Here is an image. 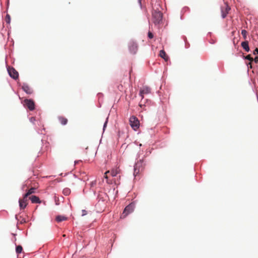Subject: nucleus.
Masks as SVG:
<instances>
[{
    "label": "nucleus",
    "instance_id": "obj_1",
    "mask_svg": "<svg viewBox=\"0 0 258 258\" xmlns=\"http://www.w3.org/2000/svg\"><path fill=\"white\" fill-rule=\"evenodd\" d=\"M152 20L155 25L159 24L162 20V13L159 10H154L152 12Z\"/></svg>",
    "mask_w": 258,
    "mask_h": 258
},
{
    "label": "nucleus",
    "instance_id": "obj_2",
    "mask_svg": "<svg viewBox=\"0 0 258 258\" xmlns=\"http://www.w3.org/2000/svg\"><path fill=\"white\" fill-rule=\"evenodd\" d=\"M144 168V164L142 160L138 161L134 166V175L135 177L137 176L140 173H141Z\"/></svg>",
    "mask_w": 258,
    "mask_h": 258
},
{
    "label": "nucleus",
    "instance_id": "obj_3",
    "mask_svg": "<svg viewBox=\"0 0 258 258\" xmlns=\"http://www.w3.org/2000/svg\"><path fill=\"white\" fill-rule=\"evenodd\" d=\"M134 204L131 203L127 205L123 210V213L121 215V218H125L129 214L132 213L134 210Z\"/></svg>",
    "mask_w": 258,
    "mask_h": 258
},
{
    "label": "nucleus",
    "instance_id": "obj_4",
    "mask_svg": "<svg viewBox=\"0 0 258 258\" xmlns=\"http://www.w3.org/2000/svg\"><path fill=\"white\" fill-rule=\"evenodd\" d=\"M130 124L131 127L136 131L139 128L140 126V122L138 119L135 116H132L130 118Z\"/></svg>",
    "mask_w": 258,
    "mask_h": 258
},
{
    "label": "nucleus",
    "instance_id": "obj_5",
    "mask_svg": "<svg viewBox=\"0 0 258 258\" xmlns=\"http://www.w3.org/2000/svg\"><path fill=\"white\" fill-rule=\"evenodd\" d=\"M24 105L31 111H32L35 109L34 102L31 99H25L24 100Z\"/></svg>",
    "mask_w": 258,
    "mask_h": 258
},
{
    "label": "nucleus",
    "instance_id": "obj_6",
    "mask_svg": "<svg viewBox=\"0 0 258 258\" xmlns=\"http://www.w3.org/2000/svg\"><path fill=\"white\" fill-rule=\"evenodd\" d=\"M8 71L9 75L14 79H17L19 77V74L18 72L13 68L9 67Z\"/></svg>",
    "mask_w": 258,
    "mask_h": 258
},
{
    "label": "nucleus",
    "instance_id": "obj_7",
    "mask_svg": "<svg viewBox=\"0 0 258 258\" xmlns=\"http://www.w3.org/2000/svg\"><path fill=\"white\" fill-rule=\"evenodd\" d=\"M128 48L130 52L132 54H135L138 51L137 44L135 42H131L128 44Z\"/></svg>",
    "mask_w": 258,
    "mask_h": 258
},
{
    "label": "nucleus",
    "instance_id": "obj_8",
    "mask_svg": "<svg viewBox=\"0 0 258 258\" xmlns=\"http://www.w3.org/2000/svg\"><path fill=\"white\" fill-rule=\"evenodd\" d=\"M28 197H25V195L23 196V199L19 200V206L21 209H25L28 205Z\"/></svg>",
    "mask_w": 258,
    "mask_h": 258
},
{
    "label": "nucleus",
    "instance_id": "obj_9",
    "mask_svg": "<svg viewBox=\"0 0 258 258\" xmlns=\"http://www.w3.org/2000/svg\"><path fill=\"white\" fill-rule=\"evenodd\" d=\"M151 92V89L147 86L143 87L140 91V95L141 96L142 99H143L144 96L145 94H148Z\"/></svg>",
    "mask_w": 258,
    "mask_h": 258
},
{
    "label": "nucleus",
    "instance_id": "obj_10",
    "mask_svg": "<svg viewBox=\"0 0 258 258\" xmlns=\"http://www.w3.org/2000/svg\"><path fill=\"white\" fill-rule=\"evenodd\" d=\"M230 10V8L227 5H226L224 8H221L222 17L223 18H225L226 17Z\"/></svg>",
    "mask_w": 258,
    "mask_h": 258
},
{
    "label": "nucleus",
    "instance_id": "obj_11",
    "mask_svg": "<svg viewBox=\"0 0 258 258\" xmlns=\"http://www.w3.org/2000/svg\"><path fill=\"white\" fill-rule=\"evenodd\" d=\"M22 89L27 94H31L33 93L32 88L27 84H23L22 86Z\"/></svg>",
    "mask_w": 258,
    "mask_h": 258
},
{
    "label": "nucleus",
    "instance_id": "obj_12",
    "mask_svg": "<svg viewBox=\"0 0 258 258\" xmlns=\"http://www.w3.org/2000/svg\"><path fill=\"white\" fill-rule=\"evenodd\" d=\"M29 199L31 201L32 203H40L41 201L39 198L35 196L29 197Z\"/></svg>",
    "mask_w": 258,
    "mask_h": 258
},
{
    "label": "nucleus",
    "instance_id": "obj_13",
    "mask_svg": "<svg viewBox=\"0 0 258 258\" xmlns=\"http://www.w3.org/2000/svg\"><path fill=\"white\" fill-rule=\"evenodd\" d=\"M58 119L62 125H66L68 123L67 118L63 116H58Z\"/></svg>",
    "mask_w": 258,
    "mask_h": 258
},
{
    "label": "nucleus",
    "instance_id": "obj_14",
    "mask_svg": "<svg viewBox=\"0 0 258 258\" xmlns=\"http://www.w3.org/2000/svg\"><path fill=\"white\" fill-rule=\"evenodd\" d=\"M68 219V218L64 216L58 215L56 217L55 220L57 222H60L63 221H66Z\"/></svg>",
    "mask_w": 258,
    "mask_h": 258
},
{
    "label": "nucleus",
    "instance_id": "obj_15",
    "mask_svg": "<svg viewBox=\"0 0 258 258\" xmlns=\"http://www.w3.org/2000/svg\"><path fill=\"white\" fill-rule=\"evenodd\" d=\"M241 46L246 51L248 52L249 51L248 42L247 41L242 42L241 43Z\"/></svg>",
    "mask_w": 258,
    "mask_h": 258
},
{
    "label": "nucleus",
    "instance_id": "obj_16",
    "mask_svg": "<svg viewBox=\"0 0 258 258\" xmlns=\"http://www.w3.org/2000/svg\"><path fill=\"white\" fill-rule=\"evenodd\" d=\"M159 56L165 59L166 61H167L168 59V57L164 50H161L160 51Z\"/></svg>",
    "mask_w": 258,
    "mask_h": 258
},
{
    "label": "nucleus",
    "instance_id": "obj_17",
    "mask_svg": "<svg viewBox=\"0 0 258 258\" xmlns=\"http://www.w3.org/2000/svg\"><path fill=\"white\" fill-rule=\"evenodd\" d=\"M36 189V188L35 187H31V188H30L28 190V191L24 195L25 197H28V196H29L31 194L35 193Z\"/></svg>",
    "mask_w": 258,
    "mask_h": 258
},
{
    "label": "nucleus",
    "instance_id": "obj_18",
    "mask_svg": "<svg viewBox=\"0 0 258 258\" xmlns=\"http://www.w3.org/2000/svg\"><path fill=\"white\" fill-rule=\"evenodd\" d=\"M119 172V169L118 168L113 169L110 171L111 175L113 177L115 176Z\"/></svg>",
    "mask_w": 258,
    "mask_h": 258
},
{
    "label": "nucleus",
    "instance_id": "obj_19",
    "mask_svg": "<svg viewBox=\"0 0 258 258\" xmlns=\"http://www.w3.org/2000/svg\"><path fill=\"white\" fill-rule=\"evenodd\" d=\"M23 250V248L21 245H18L16 248V251L17 253H20Z\"/></svg>",
    "mask_w": 258,
    "mask_h": 258
},
{
    "label": "nucleus",
    "instance_id": "obj_20",
    "mask_svg": "<svg viewBox=\"0 0 258 258\" xmlns=\"http://www.w3.org/2000/svg\"><path fill=\"white\" fill-rule=\"evenodd\" d=\"M5 20H6V22L8 23V24H10V21H11V17L9 15V14H7L6 16V18H5Z\"/></svg>",
    "mask_w": 258,
    "mask_h": 258
},
{
    "label": "nucleus",
    "instance_id": "obj_21",
    "mask_svg": "<svg viewBox=\"0 0 258 258\" xmlns=\"http://www.w3.org/2000/svg\"><path fill=\"white\" fill-rule=\"evenodd\" d=\"M241 34L244 39H246L247 36V31L245 30H242L241 31Z\"/></svg>",
    "mask_w": 258,
    "mask_h": 258
},
{
    "label": "nucleus",
    "instance_id": "obj_22",
    "mask_svg": "<svg viewBox=\"0 0 258 258\" xmlns=\"http://www.w3.org/2000/svg\"><path fill=\"white\" fill-rule=\"evenodd\" d=\"M148 36L150 39H152L154 37V35L151 32L149 31L148 33Z\"/></svg>",
    "mask_w": 258,
    "mask_h": 258
},
{
    "label": "nucleus",
    "instance_id": "obj_23",
    "mask_svg": "<svg viewBox=\"0 0 258 258\" xmlns=\"http://www.w3.org/2000/svg\"><path fill=\"white\" fill-rule=\"evenodd\" d=\"M245 58L246 59H248L249 60H250V61H253V59L252 57H251L250 55H247L246 57H245Z\"/></svg>",
    "mask_w": 258,
    "mask_h": 258
},
{
    "label": "nucleus",
    "instance_id": "obj_24",
    "mask_svg": "<svg viewBox=\"0 0 258 258\" xmlns=\"http://www.w3.org/2000/svg\"><path fill=\"white\" fill-rule=\"evenodd\" d=\"M108 173H110V171L108 170L105 173V175L104 176V178H106L107 180L108 179V176L107 175Z\"/></svg>",
    "mask_w": 258,
    "mask_h": 258
},
{
    "label": "nucleus",
    "instance_id": "obj_25",
    "mask_svg": "<svg viewBox=\"0 0 258 258\" xmlns=\"http://www.w3.org/2000/svg\"><path fill=\"white\" fill-rule=\"evenodd\" d=\"M63 192L64 194H66L67 195L68 193L70 192V190L69 189H65L63 190Z\"/></svg>",
    "mask_w": 258,
    "mask_h": 258
},
{
    "label": "nucleus",
    "instance_id": "obj_26",
    "mask_svg": "<svg viewBox=\"0 0 258 258\" xmlns=\"http://www.w3.org/2000/svg\"><path fill=\"white\" fill-rule=\"evenodd\" d=\"M253 54H258V49L256 48H255L253 51Z\"/></svg>",
    "mask_w": 258,
    "mask_h": 258
},
{
    "label": "nucleus",
    "instance_id": "obj_27",
    "mask_svg": "<svg viewBox=\"0 0 258 258\" xmlns=\"http://www.w3.org/2000/svg\"><path fill=\"white\" fill-rule=\"evenodd\" d=\"M253 60H254L255 63H258V57L256 56Z\"/></svg>",
    "mask_w": 258,
    "mask_h": 258
},
{
    "label": "nucleus",
    "instance_id": "obj_28",
    "mask_svg": "<svg viewBox=\"0 0 258 258\" xmlns=\"http://www.w3.org/2000/svg\"><path fill=\"white\" fill-rule=\"evenodd\" d=\"M107 123V118L106 119V120L105 121V123L104 124V126H103V130H104L105 127L106 126Z\"/></svg>",
    "mask_w": 258,
    "mask_h": 258
},
{
    "label": "nucleus",
    "instance_id": "obj_29",
    "mask_svg": "<svg viewBox=\"0 0 258 258\" xmlns=\"http://www.w3.org/2000/svg\"><path fill=\"white\" fill-rule=\"evenodd\" d=\"M95 184V183H94L93 182H92V183H91V186H93V185H94V184Z\"/></svg>",
    "mask_w": 258,
    "mask_h": 258
},
{
    "label": "nucleus",
    "instance_id": "obj_30",
    "mask_svg": "<svg viewBox=\"0 0 258 258\" xmlns=\"http://www.w3.org/2000/svg\"><path fill=\"white\" fill-rule=\"evenodd\" d=\"M141 1L142 0H138L140 5H141Z\"/></svg>",
    "mask_w": 258,
    "mask_h": 258
},
{
    "label": "nucleus",
    "instance_id": "obj_31",
    "mask_svg": "<svg viewBox=\"0 0 258 258\" xmlns=\"http://www.w3.org/2000/svg\"><path fill=\"white\" fill-rule=\"evenodd\" d=\"M107 183H109V182H108V180H107Z\"/></svg>",
    "mask_w": 258,
    "mask_h": 258
}]
</instances>
